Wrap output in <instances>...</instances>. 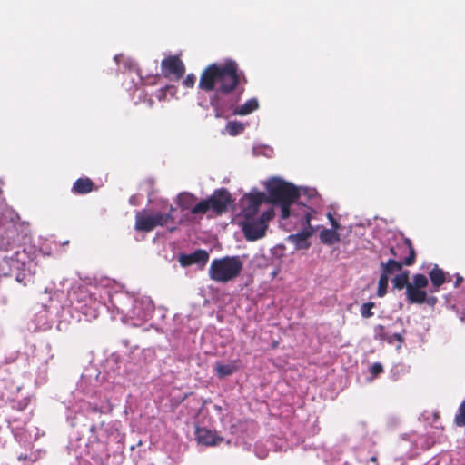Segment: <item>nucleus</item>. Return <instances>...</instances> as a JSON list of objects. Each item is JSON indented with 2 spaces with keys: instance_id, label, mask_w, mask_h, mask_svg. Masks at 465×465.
<instances>
[{
  "instance_id": "nucleus-1",
  "label": "nucleus",
  "mask_w": 465,
  "mask_h": 465,
  "mask_svg": "<svg viewBox=\"0 0 465 465\" xmlns=\"http://www.w3.org/2000/svg\"><path fill=\"white\" fill-rule=\"evenodd\" d=\"M247 84V78L238 64L232 59L223 64L213 63L207 65L201 74L198 88L205 93L214 92L210 104L220 117L223 110L222 96L233 93L239 86Z\"/></svg>"
},
{
  "instance_id": "nucleus-2",
  "label": "nucleus",
  "mask_w": 465,
  "mask_h": 465,
  "mask_svg": "<svg viewBox=\"0 0 465 465\" xmlns=\"http://www.w3.org/2000/svg\"><path fill=\"white\" fill-rule=\"evenodd\" d=\"M268 203L281 207V216L287 219L291 215V205L300 197L297 187L280 178H272L266 184Z\"/></svg>"
},
{
  "instance_id": "nucleus-3",
  "label": "nucleus",
  "mask_w": 465,
  "mask_h": 465,
  "mask_svg": "<svg viewBox=\"0 0 465 465\" xmlns=\"http://www.w3.org/2000/svg\"><path fill=\"white\" fill-rule=\"evenodd\" d=\"M243 270V261L238 255L215 258L212 261L208 275L216 282L227 283L238 278Z\"/></svg>"
},
{
  "instance_id": "nucleus-4",
  "label": "nucleus",
  "mask_w": 465,
  "mask_h": 465,
  "mask_svg": "<svg viewBox=\"0 0 465 465\" xmlns=\"http://www.w3.org/2000/svg\"><path fill=\"white\" fill-rule=\"evenodd\" d=\"M174 211L173 206H170L169 212L166 213L161 212H153L150 209H143L135 214L134 229L137 232H151L158 226H165L170 223L174 222L172 213Z\"/></svg>"
},
{
  "instance_id": "nucleus-5",
  "label": "nucleus",
  "mask_w": 465,
  "mask_h": 465,
  "mask_svg": "<svg viewBox=\"0 0 465 465\" xmlns=\"http://www.w3.org/2000/svg\"><path fill=\"white\" fill-rule=\"evenodd\" d=\"M233 202L230 192L225 188L215 190L213 194L205 200L195 204L191 213L193 214L206 213L209 210L216 215H221L228 210V206Z\"/></svg>"
},
{
  "instance_id": "nucleus-6",
  "label": "nucleus",
  "mask_w": 465,
  "mask_h": 465,
  "mask_svg": "<svg viewBox=\"0 0 465 465\" xmlns=\"http://www.w3.org/2000/svg\"><path fill=\"white\" fill-rule=\"evenodd\" d=\"M429 280L421 273H417L412 276L411 282L408 285L405 292L406 301L411 304H423L434 308L438 303V298L434 295H429L426 292Z\"/></svg>"
},
{
  "instance_id": "nucleus-7",
  "label": "nucleus",
  "mask_w": 465,
  "mask_h": 465,
  "mask_svg": "<svg viewBox=\"0 0 465 465\" xmlns=\"http://www.w3.org/2000/svg\"><path fill=\"white\" fill-rule=\"evenodd\" d=\"M161 71L165 78L177 81L185 74V65L178 56L170 55L162 60Z\"/></svg>"
},
{
  "instance_id": "nucleus-8",
  "label": "nucleus",
  "mask_w": 465,
  "mask_h": 465,
  "mask_svg": "<svg viewBox=\"0 0 465 465\" xmlns=\"http://www.w3.org/2000/svg\"><path fill=\"white\" fill-rule=\"evenodd\" d=\"M404 244L409 249V255L401 262L394 259H390L386 263L381 262L382 274L389 277V275L401 271L402 269V265L411 266L415 262L416 252L412 246L411 239L405 238Z\"/></svg>"
},
{
  "instance_id": "nucleus-9",
  "label": "nucleus",
  "mask_w": 465,
  "mask_h": 465,
  "mask_svg": "<svg viewBox=\"0 0 465 465\" xmlns=\"http://www.w3.org/2000/svg\"><path fill=\"white\" fill-rule=\"evenodd\" d=\"M247 221L243 223L242 231L244 236L249 241H256L265 235L267 230V223L259 219H246Z\"/></svg>"
},
{
  "instance_id": "nucleus-10",
  "label": "nucleus",
  "mask_w": 465,
  "mask_h": 465,
  "mask_svg": "<svg viewBox=\"0 0 465 465\" xmlns=\"http://www.w3.org/2000/svg\"><path fill=\"white\" fill-rule=\"evenodd\" d=\"M262 203H268L267 195L264 193L256 192L249 193L247 195V203L242 210L244 218H253L258 213Z\"/></svg>"
},
{
  "instance_id": "nucleus-11",
  "label": "nucleus",
  "mask_w": 465,
  "mask_h": 465,
  "mask_svg": "<svg viewBox=\"0 0 465 465\" xmlns=\"http://www.w3.org/2000/svg\"><path fill=\"white\" fill-rule=\"evenodd\" d=\"M28 259L29 255L26 252L25 249H23L22 251H16L10 257H4L2 262L9 266L8 271L5 272L4 273L9 274L13 270H24Z\"/></svg>"
},
{
  "instance_id": "nucleus-12",
  "label": "nucleus",
  "mask_w": 465,
  "mask_h": 465,
  "mask_svg": "<svg viewBox=\"0 0 465 465\" xmlns=\"http://www.w3.org/2000/svg\"><path fill=\"white\" fill-rule=\"evenodd\" d=\"M195 435L198 443L204 446H217L223 440L215 431L206 428H197Z\"/></svg>"
},
{
  "instance_id": "nucleus-13",
  "label": "nucleus",
  "mask_w": 465,
  "mask_h": 465,
  "mask_svg": "<svg viewBox=\"0 0 465 465\" xmlns=\"http://www.w3.org/2000/svg\"><path fill=\"white\" fill-rule=\"evenodd\" d=\"M209 259V253L205 250H196L191 254H181L179 262L182 266L187 267L192 264H205Z\"/></svg>"
},
{
  "instance_id": "nucleus-14",
  "label": "nucleus",
  "mask_w": 465,
  "mask_h": 465,
  "mask_svg": "<svg viewBox=\"0 0 465 465\" xmlns=\"http://www.w3.org/2000/svg\"><path fill=\"white\" fill-rule=\"evenodd\" d=\"M374 339L379 341H386L388 344H393L394 341H398L401 348V343L404 341L403 333H393L390 334L386 331L385 326L378 324L374 327Z\"/></svg>"
},
{
  "instance_id": "nucleus-15",
  "label": "nucleus",
  "mask_w": 465,
  "mask_h": 465,
  "mask_svg": "<svg viewBox=\"0 0 465 465\" xmlns=\"http://www.w3.org/2000/svg\"><path fill=\"white\" fill-rule=\"evenodd\" d=\"M429 278L432 285L430 292H438L442 284L450 281V275L437 264H434L431 270L429 272Z\"/></svg>"
},
{
  "instance_id": "nucleus-16",
  "label": "nucleus",
  "mask_w": 465,
  "mask_h": 465,
  "mask_svg": "<svg viewBox=\"0 0 465 465\" xmlns=\"http://www.w3.org/2000/svg\"><path fill=\"white\" fill-rule=\"evenodd\" d=\"M313 229H303L302 232L289 235L288 241L294 244L295 248L298 250L308 249L310 247L308 239L313 234Z\"/></svg>"
},
{
  "instance_id": "nucleus-17",
  "label": "nucleus",
  "mask_w": 465,
  "mask_h": 465,
  "mask_svg": "<svg viewBox=\"0 0 465 465\" xmlns=\"http://www.w3.org/2000/svg\"><path fill=\"white\" fill-rule=\"evenodd\" d=\"M94 188V183L89 177H80L73 183L72 192L82 195L93 192Z\"/></svg>"
},
{
  "instance_id": "nucleus-18",
  "label": "nucleus",
  "mask_w": 465,
  "mask_h": 465,
  "mask_svg": "<svg viewBox=\"0 0 465 465\" xmlns=\"http://www.w3.org/2000/svg\"><path fill=\"white\" fill-rule=\"evenodd\" d=\"M319 237L321 242L327 245H333L340 242V234L334 229H323Z\"/></svg>"
},
{
  "instance_id": "nucleus-19",
  "label": "nucleus",
  "mask_w": 465,
  "mask_h": 465,
  "mask_svg": "<svg viewBox=\"0 0 465 465\" xmlns=\"http://www.w3.org/2000/svg\"><path fill=\"white\" fill-rule=\"evenodd\" d=\"M214 371L217 376L223 379L233 374L237 371V366L235 365L234 362H231L228 364L216 362L214 365Z\"/></svg>"
},
{
  "instance_id": "nucleus-20",
  "label": "nucleus",
  "mask_w": 465,
  "mask_h": 465,
  "mask_svg": "<svg viewBox=\"0 0 465 465\" xmlns=\"http://www.w3.org/2000/svg\"><path fill=\"white\" fill-rule=\"evenodd\" d=\"M259 102L256 98L247 100L242 106L236 108L233 112L234 114L247 115L257 110Z\"/></svg>"
},
{
  "instance_id": "nucleus-21",
  "label": "nucleus",
  "mask_w": 465,
  "mask_h": 465,
  "mask_svg": "<svg viewBox=\"0 0 465 465\" xmlns=\"http://www.w3.org/2000/svg\"><path fill=\"white\" fill-rule=\"evenodd\" d=\"M392 285L394 289L402 290L408 289V285L411 284V281H410V272L409 271H404L400 274L394 276L391 280Z\"/></svg>"
},
{
  "instance_id": "nucleus-22",
  "label": "nucleus",
  "mask_w": 465,
  "mask_h": 465,
  "mask_svg": "<svg viewBox=\"0 0 465 465\" xmlns=\"http://www.w3.org/2000/svg\"><path fill=\"white\" fill-rule=\"evenodd\" d=\"M196 202V197L190 193H182L178 195L177 204L183 209L187 210L193 208V205Z\"/></svg>"
},
{
  "instance_id": "nucleus-23",
  "label": "nucleus",
  "mask_w": 465,
  "mask_h": 465,
  "mask_svg": "<svg viewBox=\"0 0 465 465\" xmlns=\"http://www.w3.org/2000/svg\"><path fill=\"white\" fill-rule=\"evenodd\" d=\"M244 128V124L238 121H230L225 125L226 132L232 136L242 134Z\"/></svg>"
},
{
  "instance_id": "nucleus-24",
  "label": "nucleus",
  "mask_w": 465,
  "mask_h": 465,
  "mask_svg": "<svg viewBox=\"0 0 465 465\" xmlns=\"http://www.w3.org/2000/svg\"><path fill=\"white\" fill-rule=\"evenodd\" d=\"M388 282L389 277L385 274L381 273L379 282H378V290H377V295L379 297H383L387 293L388 289Z\"/></svg>"
},
{
  "instance_id": "nucleus-25",
  "label": "nucleus",
  "mask_w": 465,
  "mask_h": 465,
  "mask_svg": "<svg viewBox=\"0 0 465 465\" xmlns=\"http://www.w3.org/2000/svg\"><path fill=\"white\" fill-rule=\"evenodd\" d=\"M454 422L459 427L465 426V400L460 403Z\"/></svg>"
},
{
  "instance_id": "nucleus-26",
  "label": "nucleus",
  "mask_w": 465,
  "mask_h": 465,
  "mask_svg": "<svg viewBox=\"0 0 465 465\" xmlns=\"http://www.w3.org/2000/svg\"><path fill=\"white\" fill-rule=\"evenodd\" d=\"M375 307V303L372 302H365L361 307V314L363 318H371L373 316L372 309Z\"/></svg>"
},
{
  "instance_id": "nucleus-27",
  "label": "nucleus",
  "mask_w": 465,
  "mask_h": 465,
  "mask_svg": "<svg viewBox=\"0 0 465 465\" xmlns=\"http://www.w3.org/2000/svg\"><path fill=\"white\" fill-rule=\"evenodd\" d=\"M312 210L307 206H305V213L303 217L302 224L304 225V229H313L311 225V220H312Z\"/></svg>"
},
{
  "instance_id": "nucleus-28",
  "label": "nucleus",
  "mask_w": 465,
  "mask_h": 465,
  "mask_svg": "<svg viewBox=\"0 0 465 465\" xmlns=\"http://www.w3.org/2000/svg\"><path fill=\"white\" fill-rule=\"evenodd\" d=\"M381 372H383V366L380 362H375L371 365V374L372 378H376Z\"/></svg>"
},
{
  "instance_id": "nucleus-29",
  "label": "nucleus",
  "mask_w": 465,
  "mask_h": 465,
  "mask_svg": "<svg viewBox=\"0 0 465 465\" xmlns=\"http://www.w3.org/2000/svg\"><path fill=\"white\" fill-rule=\"evenodd\" d=\"M195 81H196L195 75L193 74H190L184 78L183 84L186 88H193L195 84Z\"/></svg>"
},
{
  "instance_id": "nucleus-30",
  "label": "nucleus",
  "mask_w": 465,
  "mask_h": 465,
  "mask_svg": "<svg viewBox=\"0 0 465 465\" xmlns=\"http://www.w3.org/2000/svg\"><path fill=\"white\" fill-rule=\"evenodd\" d=\"M274 215V212L272 209H269L265 212H263L259 218L260 221H263L264 223H267L268 221H270Z\"/></svg>"
},
{
  "instance_id": "nucleus-31",
  "label": "nucleus",
  "mask_w": 465,
  "mask_h": 465,
  "mask_svg": "<svg viewBox=\"0 0 465 465\" xmlns=\"http://www.w3.org/2000/svg\"><path fill=\"white\" fill-rule=\"evenodd\" d=\"M327 216H328V218H329V220H330V223H331V224L332 229H334V230H338V229H339V227H340V224H339V223L337 222V220L332 216V214H331V213H329L327 214Z\"/></svg>"
},
{
  "instance_id": "nucleus-32",
  "label": "nucleus",
  "mask_w": 465,
  "mask_h": 465,
  "mask_svg": "<svg viewBox=\"0 0 465 465\" xmlns=\"http://www.w3.org/2000/svg\"><path fill=\"white\" fill-rule=\"evenodd\" d=\"M89 411L91 412H94V413H102V409L101 407H98L97 405H89V409H88Z\"/></svg>"
},
{
  "instance_id": "nucleus-33",
  "label": "nucleus",
  "mask_w": 465,
  "mask_h": 465,
  "mask_svg": "<svg viewBox=\"0 0 465 465\" xmlns=\"http://www.w3.org/2000/svg\"><path fill=\"white\" fill-rule=\"evenodd\" d=\"M168 88H169V86H168V85H166L165 87H163V88H161V89L159 90V92H160L161 94H160V95H158V98H159L160 100H162V99H163V98L165 97V95H166V91H167V89H168Z\"/></svg>"
},
{
  "instance_id": "nucleus-34",
  "label": "nucleus",
  "mask_w": 465,
  "mask_h": 465,
  "mask_svg": "<svg viewBox=\"0 0 465 465\" xmlns=\"http://www.w3.org/2000/svg\"><path fill=\"white\" fill-rule=\"evenodd\" d=\"M463 282V277L460 274H456V280L454 282V287L457 288L460 285V283Z\"/></svg>"
},
{
  "instance_id": "nucleus-35",
  "label": "nucleus",
  "mask_w": 465,
  "mask_h": 465,
  "mask_svg": "<svg viewBox=\"0 0 465 465\" xmlns=\"http://www.w3.org/2000/svg\"><path fill=\"white\" fill-rule=\"evenodd\" d=\"M390 253H391L392 256H396V255H397V254H396V252H395V249H394V247H391V248H390Z\"/></svg>"
},
{
  "instance_id": "nucleus-36",
  "label": "nucleus",
  "mask_w": 465,
  "mask_h": 465,
  "mask_svg": "<svg viewBox=\"0 0 465 465\" xmlns=\"http://www.w3.org/2000/svg\"><path fill=\"white\" fill-rule=\"evenodd\" d=\"M460 318L462 322H465V311L461 313Z\"/></svg>"
},
{
  "instance_id": "nucleus-37",
  "label": "nucleus",
  "mask_w": 465,
  "mask_h": 465,
  "mask_svg": "<svg viewBox=\"0 0 465 465\" xmlns=\"http://www.w3.org/2000/svg\"><path fill=\"white\" fill-rule=\"evenodd\" d=\"M153 101L152 99H149V101H148L149 107L151 108L153 106Z\"/></svg>"
},
{
  "instance_id": "nucleus-38",
  "label": "nucleus",
  "mask_w": 465,
  "mask_h": 465,
  "mask_svg": "<svg viewBox=\"0 0 465 465\" xmlns=\"http://www.w3.org/2000/svg\"><path fill=\"white\" fill-rule=\"evenodd\" d=\"M117 309H118V310H121V312H122V313H128V312H126L124 309H119L118 307H117Z\"/></svg>"
},
{
  "instance_id": "nucleus-39",
  "label": "nucleus",
  "mask_w": 465,
  "mask_h": 465,
  "mask_svg": "<svg viewBox=\"0 0 465 465\" xmlns=\"http://www.w3.org/2000/svg\"><path fill=\"white\" fill-rule=\"evenodd\" d=\"M276 274H277V272H276V271H275V272H273L272 273V275L273 277H274Z\"/></svg>"
},
{
  "instance_id": "nucleus-40",
  "label": "nucleus",
  "mask_w": 465,
  "mask_h": 465,
  "mask_svg": "<svg viewBox=\"0 0 465 465\" xmlns=\"http://www.w3.org/2000/svg\"><path fill=\"white\" fill-rule=\"evenodd\" d=\"M16 280L20 282L21 281V277L17 276Z\"/></svg>"
},
{
  "instance_id": "nucleus-41",
  "label": "nucleus",
  "mask_w": 465,
  "mask_h": 465,
  "mask_svg": "<svg viewBox=\"0 0 465 465\" xmlns=\"http://www.w3.org/2000/svg\"><path fill=\"white\" fill-rule=\"evenodd\" d=\"M22 459H23V457L19 456V460H22ZM24 459H26V456H25Z\"/></svg>"
},
{
  "instance_id": "nucleus-42",
  "label": "nucleus",
  "mask_w": 465,
  "mask_h": 465,
  "mask_svg": "<svg viewBox=\"0 0 465 465\" xmlns=\"http://www.w3.org/2000/svg\"><path fill=\"white\" fill-rule=\"evenodd\" d=\"M371 460H372V461H375V460H376V458H375V457H372V458H371Z\"/></svg>"
}]
</instances>
